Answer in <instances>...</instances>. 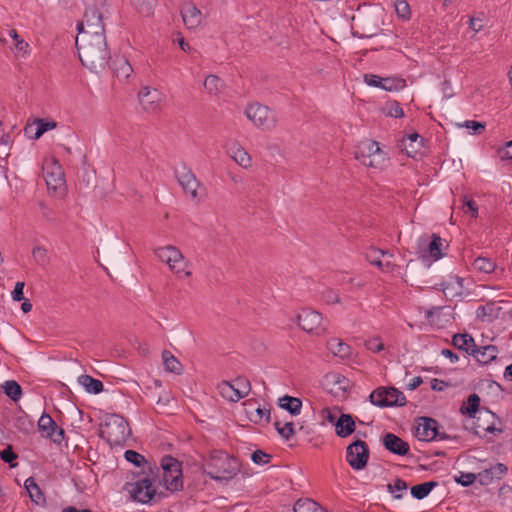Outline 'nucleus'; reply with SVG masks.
<instances>
[{
	"label": "nucleus",
	"mask_w": 512,
	"mask_h": 512,
	"mask_svg": "<svg viewBox=\"0 0 512 512\" xmlns=\"http://www.w3.org/2000/svg\"><path fill=\"white\" fill-rule=\"evenodd\" d=\"M75 44L83 66L93 72H98L106 67L110 53L104 34L77 35Z\"/></svg>",
	"instance_id": "obj_1"
},
{
	"label": "nucleus",
	"mask_w": 512,
	"mask_h": 512,
	"mask_svg": "<svg viewBox=\"0 0 512 512\" xmlns=\"http://www.w3.org/2000/svg\"><path fill=\"white\" fill-rule=\"evenodd\" d=\"M202 467L204 473L216 481L232 479L240 472L239 460L222 450L211 451Z\"/></svg>",
	"instance_id": "obj_2"
},
{
	"label": "nucleus",
	"mask_w": 512,
	"mask_h": 512,
	"mask_svg": "<svg viewBox=\"0 0 512 512\" xmlns=\"http://www.w3.org/2000/svg\"><path fill=\"white\" fill-rule=\"evenodd\" d=\"M131 434L126 419L118 414L106 416L104 425L100 430V436L111 446H123Z\"/></svg>",
	"instance_id": "obj_3"
},
{
	"label": "nucleus",
	"mask_w": 512,
	"mask_h": 512,
	"mask_svg": "<svg viewBox=\"0 0 512 512\" xmlns=\"http://www.w3.org/2000/svg\"><path fill=\"white\" fill-rule=\"evenodd\" d=\"M354 156L363 165L376 169H382L388 161L378 142L371 139L361 141L355 148Z\"/></svg>",
	"instance_id": "obj_4"
},
{
	"label": "nucleus",
	"mask_w": 512,
	"mask_h": 512,
	"mask_svg": "<svg viewBox=\"0 0 512 512\" xmlns=\"http://www.w3.org/2000/svg\"><path fill=\"white\" fill-rule=\"evenodd\" d=\"M245 115L256 126L263 129H273L278 122L276 112L259 103L249 104L245 109Z\"/></svg>",
	"instance_id": "obj_5"
},
{
	"label": "nucleus",
	"mask_w": 512,
	"mask_h": 512,
	"mask_svg": "<svg viewBox=\"0 0 512 512\" xmlns=\"http://www.w3.org/2000/svg\"><path fill=\"white\" fill-rule=\"evenodd\" d=\"M154 253L160 261L168 264L170 269L176 274L183 272L186 277L191 276V272L185 270L188 264L185 262L182 252L177 247L172 245L159 247L154 250Z\"/></svg>",
	"instance_id": "obj_6"
},
{
	"label": "nucleus",
	"mask_w": 512,
	"mask_h": 512,
	"mask_svg": "<svg viewBox=\"0 0 512 512\" xmlns=\"http://www.w3.org/2000/svg\"><path fill=\"white\" fill-rule=\"evenodd\" d=\"M372 404L378 407L404 406L406 397L394 387H378L369 396Z\"/></svg>",
	"instance_id": "obj_7"
},
{
	"label": "nucleus",
	"mask_w": 512,
	"mask_h": 512,
	"mask_svg": "<svg viewBox=\"0 0 512 512\" xmlns=\"http://www.w3.org/2000/svg\"><path fill=\"white\" fill-rule=\"evenodd\" d=\"M221 396L231 402H237L251 391L250 381L243 376H238L233 381H223L218 385Z\"/></svg>",
	"instance_id": "obj_8"
},
{
	"label": "nucleus",
	"mask_w": 512,
	"mask_h": 512,
	"mask_svg": "<svg viewBox=\"0 0 512 512\" xmlns=\"http://www.w3.org/2000/svg\"><path fill=\"white\" fill-rule=\"evenodd\" d=\"M125 489L131 494L134 501L146 504L156 496V488L149 476H144L134 483H127Z\"/></svg>",
	"instance_id": "obj_9"
},
{
	"label": "nucleus",
	"mask_w": 512,
	"mask_h": 512,
	"mask_svg": "<svg viewBox=\"0 0 512 512\" xmlns=\"http://www.w3.org/2000/svg\"><path fill=\"white\" fill-rule=\"evenodd\" d=\"M369 459V448L366 442L356 440L346 448V461L354 470H362Z\"/></svg>",
	"instance_id": "obj_10"
},
{
	"label": "nucleus",
	"mask_w": 512,
	"mask_h": 512,
	"mask_svg": "<svg viewBox=\"0 0 512 512\" xmlns=\"http://www.w3.org/2000/svg\"><path fill=\"white\" fill-rule=\"evenodd\" d=\"M297 319L298 325L308 333L319 336L324 334L327 330L325 324L323 323L322 314L317 311L303 309L299 313Z\"/></svg>",
	"instance_id": "obj_11"
},
{
	"label": "nucleus",
	"mask_w": 512,
	"mask_h": 512,
	"mask_svg": "<svg viewBox=\"0 0 512 512\" xmlns=\"http://www.w3.org/2000/svg\"><path fill=\"white\" fill-rule=\"evenodd\" d=\"M77 30L78 35L104 34L102 14L96 8L87 9L83 20L77 25Z\"/></svg>",
	"instance_id": "obj_12"
},
{
	"label": "nucleus",
	"mask_w": 512,
	"mask_h": 512,
	"mask_svg": "<svg viewBox=\"0 0 512 512\" xmlns=\"http://www.w3.org/2000/svg\"><path fill=\"white\" fill-rule=\"evenodd\" d=\"M43 174L48 189L56 191L65 184L64 171L59 161L55 158L44 162Z\"/></svg>",
	"instance_id": "obj_13"
},
{
	"label": "nucleus",
	"mask_w": 512,
	"mask_h": 512,
	"mask_svg": "<svg viewBox=\"0 0 512 512\" xmlns=\"http://www.w3.org/2000/svg\"><path fill=\"white\" fill-rule=\"evenodd\" d=\"M480 397L476 394H470L467 401L463 403L460 408V412L463 415H467L470 418L477 419L480 421L481 418L495 419L496 415L485 408H480Z\"/></svg>",
	"instance_id": "obj_14"
},
{
	"label": "nucleus",
	"mask_w": 512,
	"mask_h": 512,
	"mask_svg": "<svg viewBox=\"0 0 512 512\" xmlns=\"http://www.w3.org/2000/svg\"><path fill=\"white\" fill-rule=\"evenodd\" d=\"M38 429L43 437L49 438L54 443L60 444L64 439V429L59 427L47 413H43L38 420Z\"/></svg>",
	"instance_id": "obj_15"
},
{
	"label": "nucleus",
	"mask_w": 512,
	"mask_h": 512,
	"mask_svg": "<svg viewBox=\"0 0 512 512\" xmlns=\"http://www.w3.org/2000/svg\"><path fill=\"white\" fill-rule=\"evenodd\" d=\"M415 437L420 441H432L439 435L438 422L429 417H420L414 429Z\"/></svg>",
	"instance_id": "obj_16"
},
{
	"label": "nucleus",
	"mask_w": 512,
	"mask_h": 512,
	"mask_svg": "<svg viewBox=\"0 0 512 512\" xmlns=\"http://www.w3.org/2000/svg\"><path fill=\"white\" fill-rule=\"evenodd\" d=\"M176 178L185 194L195 199L200 182L197 180L194 173L184 165L181 169L176 170Z\"/></svg>",
	"instance_id": "obj_17"
},
{
	"label": "nucleus",
	"mask_w": 512,
	"mask_h": 512,
	"mask_svg": "<svg viewBox=\"0 0 512 512\" xmlns=\"http://www.w3.org/2000/svg\"><path fill=\"white\" fill-rule=\"evenodd\" d=\"M139 102L147 112H155L160 108L161 95L156 89L144 87L139 92Z\"/></svg>",
	"instance_id": "obj_18"
},
{
	"label": "nucleus",
	"mask_w": 512,
	"mask_h": 512,
	"mask_svg": "<svg viewBox=\"0 0 512 512\" xmlns=\"http://www.w3.org/2000/svg\"><path fill=\"white\" fill-rule=\"evenodd\" d=\"M382 442L385 449L399 456L407 455L410 449L408 442L393 433H386Z\"/></svg>",
	"instance_id": "obj_19"
},
{
	"label": "nucleus",
	"mask_w": 512,
	"mask_h": 512,
	"mask_svg": "<svg viewBox=\"0 0 512 512\" xmlns=\"http://www.w3.org/2000/svg\"><path fill=\"white\" fill-rule=\"evenodd\" d=\"M181 16L188 29H196L202 20L201 11L193 4L189 3L182 7Z\"/></svg>",
	"instance_id": "obj_20"
},
{
	"label": "nucleus",
	"mask_w": 512,
	"mask_h": 512,
	"mask_svg": "<svg viewBox=\"0 0 512 512\" xmlns=\"http://www.w3.org/2000/svg\"><path fill=\"white\" fill-rule=\"evenodd\" d=\"M355 421L350 414L342 413L335 422V432L340 438H346L354 433Z\"/></svg>",
	"instance_id": "obj_21"
},
{
	"label": "nucleus",
	"mask_w": 512,
	"mask_h": 512,
	"mask_svg": "<svg viewBox=\"0 0 512 512\" xmlns=\"http://www.w3.org/2000/svg\"><path fill=\"white\" fill-rule=\"evenodd\" d=\"M471 352L472 356L476 359L477 362L486 365L496 359L498 349L494 345H487L480 348L476 346V348L471 350Z\"/></svg>",
	"instance_id": "obj_22"
},
{
	"label": "nucleus",
	"mask_w": 512,
	"mask_h": 512,
	"mask_svg": "<svg viewBox=\"0 0 512 512\" xmlns=\"http://www.w3.org/2000/svg\"><path fill=\"white\" fill-rule=\"evenodd\" d=\"M33 125H36V131L35 134L31 136V138L39 139L45 132L56 128L57 123L53 120L36 118L32 125L27 124L25 126L24 131L26 134H30L31 130L33 129Z\"/></svg>",
	"instance_id": "obj_23"
},
{
	"label": "nucleus",
	"mask_w": 512,
	"mask_h": 512,
	"mask_svg": "<svg viewBox=\"0 0 512 512\" xmlns=\"http://www.w3.org/2000/svg\"><path fill=\"white\" fill-rule=\"evenodd\" d=\"M24 486L27 492L29 493V497L32 502H34L37 505L46 504L45 495L41 488L38 486V484L35 482L33 477L27 478L25 480Z\"/></svg>",
	"instance_id": "obj_24"
},
{
	"label": "nucleus",
	"mask_w": 512,
	"mask_h": 512,
	"mask_svg": "<svg viewBox=\"0 0 512 512\" xmlns=\"http://www.w3.org/2000/svg\"><path fill=\"white\" fill-rule=\"evenodd\" d=\"M111 68L118 78L127 79L133 72V68L128 60L123 56H116L111 64Z\"/></svg>",
	"instance_id": "obj_25"
},
{
	"label": "nucleus",
	"mask_w": 512,
	"mask_h": 512,
	"mask_svg": "<svg viewBox=\"0 0 512 512\" xmlns=\"http://www.w3.org/2000/svg\"><path fill=\"white\" fill-rule=\"evenodd\" d=\"M452 344L457 349L463 350L469 355H472L471 350H474L477 346L475 344L474 338L468 333L455 334L452 337Z\"/></svg>",
	"instance_id": "obj_26"
},
{
	"label": "nucleus",
	"mask_w": 512,
	"mask_h": 512,
	"mask_svg": "<svg viewBox=\"0 0 512 512\" xmlns=\"http://www.w3.org/2000/svg\"><path fill=\"white\" fill-rule=\"evenodd\" d=\"M327 348L333 353L334 356L341 359L349 358L351 354V347L338 338H331L328 340Z\"/></svg>",
	"instance_id": "obj_27"
},
{
	"label": "nucleus",
	"mask_w": 512,
	"mask_h": 512,
	"mask_svg": "<svg viewBox=\"0 0 512 512\" xmlns=\"http://www.w3.org/2000/svg\"><path fill=\"white\" fill-rule=\"evenodd\" d=\"M279 406L291 415L296 416L301 412L302 401L299 398L285 395L279 399Z\"/></svg>",
	"instance_id": "obj_28"
},
{
	"label": "nucleus",
	"mask_w": 512,
	"mask_h": 512,
	"mask_svg": "<svg viewBox=\"0 0 512 512\" xmlns=\"http://www.w3.org/2000/svg\"><path fill=\"white\" fill-rule=\"evenodd\" d=\"M162 360L167 371L175 374H181L183 368L182 364L169 350H164L162 352Z\"/></svg>",
	"instance_id": "obj_29"
},
{
	"label": "nucleus",
	"mask_w": 512,
	"mask_h": 512,
	"mask_svg": "<svg viewBox=\"0 0 512 512\" xmlns=\"http://www.w3.org/2000/svg\"><path fill=\"white\" fill-rule=\"evenodd\" d=\"M78 381L89 393L99 394L103 391V383L90 375H81Z\"/></svg>",
	"instance_id": "obj_30"
},
{
	"label": "nucleus",
	"mask_w": 512,
	"mask_h": 512,
	"mask_svg": "<svg viewBox=\"0 0 512 512\" xmlns=\"http://www.w3.org/2000/svg\"><path fill=\"white\" fill-rule=\"evenodd\" d=\"M294 512H326L317 502L305 498L299 499L293 508Z\"/></svg>",
	"instance_id": "obj_31"
},
{
	"label": "nucleus",
	"mask_w": 512,
	"mask_h": 512,
	"mask_svg": "<svg viewBox=\"0 0 512 512\" xmlns=\"http://www.w3.org/2000/svg\"><path fill=\"white\" fill-rule=\"evenodd\" d=\"M134 9L143 16L149 17L153 14L156 0H130Z\"/></svg>",
	"instance_id": "obj_32"
},
{
	"label": "nucleus",
	"mask_w": 512,
	"mask_h": 512,
	"mask_svg": "<svg viewBox=\"0 0 512 512\" xmlns=\"http://www.w3.org/2000/svg\"><path fill=\"white\" fill-rule=\"evenodd\" d=\"M438 485L435 481L424 482L411 488V495L416 499H423Z\"/></svg>",
	"instance_id": "obj_33"
},
{
	"label": "nucleus",
	"mask_w": 512,
	"mask_h": 512,
	"mask_svg": "<svg viewBox=\"0 0 512 512\" xmlns=\"http://www.w3.org/2000/svg\"><path fill=\"white\" fill-rule=\"evenodd\" d=\"M406 87V80L399 77H386L382 78L381 88L383 90L392 92L399 91Z\"/></svg>",
	"instance_id": "obj_34"
},
{
	"label": "nucleus",
	"mask_w": 512,
	"mask_h": 512,
	"mask_svg": "<svg viewBox=\"0 0 512 512\" xmlns=\"http://www.w3.org/2000/svg\"><path fill=\"white\" fill-rule=\"evenodd\" d=\"M472 265L474 269L483 273H491L496 268V263L488 257H477Z\"/></svg>",
	"instance_id": "obj_35"
},
{
	"label": "nucleus",
	"mask_w": 512,
	"mask_h": 512,
	"mask_svg": "<svg viewBox=\"0 0 512 512\" xmlns=\"http://www.w3.org/2000/svg\"><path fill=\"white\" fill-rule=\"evenodd\" d=\"M388 254L386 251L381 249L370 247L366 252V259L370 264L377 266L380 269L384 268V264L381 260L382 256Z\"/></svg>",
	"instance_id": "obj_36"
},
{
	"label": "nucleus",
	"mask_w": 512,
	"mask_h": 512,
	"mask_svg": "<svg viewBox=\"0 0 512 512\" xmlns=\"http://www.w3.org/2000/svg\"><path fill=\"white\" fill-rule=\"evenodd\" d=\"M4 393L13 401H18L22 395L21 386L14 380H8L3 384Z\"/></svg>",
	"instance_id": "obj_37"
},
{
	"label": "nucleus",
	"mask_w": 512,
	"mask_h": 512,
	"mask_svg": "<svg viewBox=\"0 0 512 512\" xmlns=\"http://www.w3.org/2000/svg\"><path fill=\"white\" fill-rule=\"evenodd\" d=\"M442 245H443L442 238L437 234H433L431 242L428 246V252H429L430 256L432 258H434L435 260H438L443 256V254L441 252Z\"/></svg>",
	"instance_id": "obj_38"
},
{
	"label": "nucleus",
	"mask_w": 512,
	"mask_h": 512,
	"mask_svg": "<svg viewBox=\"0 0 512 512\" xmlns=\"http://www.w3.org/2000/svg\"><path fill=\"white\" fill-rule=\"evenodd\" d=\"M162 468H163V476H166V475L173 476L177 473H181L179 462L172 457H167V458L163 459Z\"/></svg>",
	"instance_id": "obj_39"
},
{
	"label": "nucleus",
	"mask_w": 512,
	"mask_h": 512,
	"mask_svg": "<svg viewBox=\"0 0 512 512\" xmlns=\"http://www.w3.org/2000/svg\"><path fill=\"white\" fill-rule=\"evenodd\" d=\"M181 473H177L173 476H163V481L165 483V487L167 490L171 492L179 491L183 487V481L181 478Z\"/></svg>",
	"instance_id": "obj_40"
},
{
	"label": "nucleus",
	"mask_w": 512,
	"mask_h": 512,
	"mask_svg": "<svg viewBox=\"0 0 512 512\" xmlns=\"http://www.w3.org/2000/svg\"><path fill=\"white\" fill-rule=\"evenodd\" d=\"M221 80L216 75H208L204 80V88L211 95H217L220 91Z\"/></svg>",
	"instance_id": "obj_41"
},
{
	"label": "nucleus",
	"mask_w": 512,
	"mask_h": 512,
	"mask_svg": "<svg viewBox=\"0 0 512 512\" xmlns=\"http://www.w3.org/2000/svg\"><path fill=\"white\" fill-rule=\"evenodd\" d=\"M482 419L483 420H487V424H486V422H483V424H479L478 423L479 421L476 420V422H475L476 430L474 431V433L476 435L481 436V432H483L484 434L486 432H490V433H495V432L500 433L501 432L500 429H496L495 426H494V420L495 419H491V418H482Z\"/></svg>",
	"instance_id": "obj_42"
},
{
	"label": "nucleus",
	"mask_w": 512,
	"mask_h": 512,
	"mask_svg": "<svg viewBox=\"0 0 512 512\" xmlns=\"http://www.w3.org/2000/svg\"><path fill=\"white\" fill-rule=\"evenodd\" d=\"M32 257L40 266H46L49 263L47 249L43 246H35L32 249Z\"/></svg>",
	"instance_id": "obj_43"
},
{
	"label": "nucleus",
	"mask_w": 512,
	"mask_h": 512,
	"mask_svg": "<svg viewBox=\"0 0 512 512\" xmlns=\"http://www.w3.org/2000/svg\"><path fill=\"white\" fill-rule=\"evenodd\" d=\"M232 158L242 167H248L251 163V158L249 154L243 149L238 147L235 151H233Z\"/></svg>",
	"instance_id": "obj_44"
},
{
	"label": "nucleus",
	"mask_w": 512,
	"mask_h": 512,
	"mask_svg": "<svg viewBox=\"0 0 512 512\" xmlns=\"http://www.w3.org/2000/svg\"><path fill=\"white\" fill-rule=\"evenodd\" d=\"M124 457L128 462L133 463L137 467H141L147 462L143 455L134 450H127Z\"/></svg>",
	"instance_id": "obj_45"
},
{
	"label": "nucleus",
	"mask_w": 512,
	"mask_h": 512,
	"mask_svg": "<svg viewBox=\"0 0 512 512\" xmlns=\"http://www.w3.org/2000/svg\"><path fill=\"white\" fill-rule=\"evenodd\" d=\"M9 36L14 40L15 42V48L19 52L27 53V49L29 47L28 43L24 41L17 33L15 29L9 30Z\"/></svg>",
	"instance_id": "obj_46"
},
{
	"label": "nucleus",
	"mask_w": 512,
	"mask_h": 512,
	"mask_svg": "<svg viewBox=\"0 0 512 512\" xmlns=\"http://www.w3.org/2000/svg\"><path fill=\"white\" fill-rule=\"evenodd\" d=\"M494 314V304L488 303L483 306H479L476 310V315L479 319L485 320L486 318L491 319Z\"/></svg>",
	"instance_id": "obj_47"
},
{
	"label": "nucleus",
	"mask_w": 512,
	"mask_h": 512,
	"mask_svg": "<svg viewBox=\"0 0 512 512\" xmlns=\"http://www.w3.org/2000/svg\"><path fill=\"white\" fill-rule=\"evenodd\" d=\"M0 458L5 463H9L11 467H15L17 465L16 463H13V461L18 458V455L13 451L11 445H8L3 451L0 452Z\"/></svg>",
	"instance_id": "obj_48"
},
{
	"label": "nucleus",
	"mask_w": 512,
	"mask_h": 512,
	"mask_svg": "<svg viewBox=\"0 0 512 512\" xmlns=\"http://www.w3.org/2000/svg\"><path fill=\"white\" fill-rule=\"evenodd\" d=\"M256 401L255 400H247L243 403L244 405V411L248 417V419L253 422L254 424H257V414H256Z\"/></svg>",
	"instance_id": "obj_49"
},
{
	"label": "nucleus",
	"mask_w": 512,
	"mask_h": 512,
	"mask_svg": "<svg viewBox=\"0 0 512 512\" xmlns=\"http://www.w3.org/2000/svg\"><path fill=\"white\" fill-rule=\"evenodd\" d=\"M365 347L373 353H379L384 350V343L380 337H374L365 342Z\"/></svg>",
	"instance_id": "obj_50"
},
{
	"label": "nucleus",
	"mask_w": 512,
	"mask_h": 512,
	"mask_svg": "<svg viewBox=\"0 0 512 512\" xmlns=\"http://www.w3.org/2000/svg\"><path fill=\"white\" fill-rule=\"evenodd\" d=\"M271 458H272V456L270 454H267L266 452H264L262 450H256L251 455L252 461L257 465L268 464L270 462Z\"/></svg>",
	"instance_id": "obj_51"
},
{
	"label": "nucleus",
	"mask_w": 512,
	"mask_h": 512,
	"mask_svg": "<svg viewBox=\"0 0 512 512\" xmlns=\"http://www.w3.org/2000/svg\"><path fill=\"white\" fill-rule=\"evenodd\" d=\"M497 155L501 161L512 160V140L497 149Z\"/></svg>",
	"instance_id": "obj_52"
},
{
	"label": "nucleus",
	"mask_w": 512,
	"mask_h": 512,
	"mask_svg": "<svg viewBox=\"0 0 512 512\" xmlns=\"http://www.w3.org/2000/svg\"><path fill=\"white\" fill-rule=\"evenodd\" d=\"M395 11L397 15L403 19L409 18L410 6L405 0H398L395 3Z\"/></svg>",
	"instance_id": "obj_53"
},
{
	"label": "nucleus",
	"mask_w": 512,
	"mask_h": 512,
	"mask_svg": "<svg viewBox=\"0 0 512 512\" xmlns=\"http://www.w3.org/2000/svg\"><path fill=\"white\" fill-rule=\"evenodd\" d=\"M322 300L327 304H336L340 302V296L333 289L327 288L322 292Z\"/></svg>",
	"instance_id": "obj_54"
},
{
	"label": "nucleus",
	"mask_w": 512,
	"mask_h": 512,
	"mask_svg": "<svg viewBox=\"0 0 512 512\" xmlns=\"http://www.w3.org/2000/svg\"><path fill=\"white\" fill-rule=\"evenodd\" d=\"M278 433L283 439L289 440L295 434L293 422L283 423L281 429H278Z\"/></svg>",
	"instance_id": "obj_55"
},
{
	"label": "nucleus",
	"mask_w": 512,
	"mask_h": 512,
	"mask_svg": "<svg viewBox=\"0 0 512 512\" xmlns=\"http://www.w3.org/2000/svg\"><path fill=\"white\" fill-rule=\"evenodd\" d=\"M461 126L466 127L467 129H472L473 133L476 135H480L485 131V123L474 120L465 121Z\"/></svg>",
	"instance_id": "obj_56"
},
{
	"label": "nucleus",
	"mask_w": 512,
	"mask_h": 512,
	"mask_svg": "<svg viewBox=\"0 0 512 512\" xmlns=\"http://www.w3.org/2000/svg\"><path fill=\"white\" fill-rule=\"evenodd\" d=\"M38 207L41 210L44 219L49 222H53L55 220L54 211L44 201H39Z\"/></svg>",
	"instance_id": "obj_57"
},
{
	"label": "nucleus",
	"mask_w": 512,
	"mask_h": 512,
	"mask_svg": "<svg viewBox=\"0 0 512 512\" xmlns=\"http://www.w3.org/2000/svg\"><path fill=\"white\" fill-rule=\"evenodd\" d=\"M476 479L475 474L473 473H461L460 476L455 477V481L462 486H469L474 483Z\"/></svg>",
	"instance_id": "obj_58"
},
{
	"label": "nucleus",
	"mask_w": 512,
	"mask_h": 512,
	"mask_svg": "<svg viewBox=\"0 0 512 512\" xmlns=\"http://www.w3.org/2000/svg\"><path fill=\"white\" fill-rule=\"evenodd\" d=\"M16 427L22 431H30L33 423L26 416H22L16 420Z\"/></svg>",
	"instance_id": "obj_59"
},
{
	"label": "nucleus",
	"mask_w": 512,
	"mask_h": 512,
	"mask_svg": "<svg viewBox=\"0 0 512 512\" xmlns=\"http://www.w3.org/2000/svg\"><path fill=\"white\" fill-rule=\"evenodd\" d=\"M256 414H257V424H259L262 419H265L266 423L270 422L271 418V412L270 409L261 408L260 406L256 407Z\"/></svg>",
	"instance_id": "obj_60"
},
{
	"label": "nucleus",
	"mask_w": 512,
	"mask_h": 512,
	"mask_svg": "<svg viewBox=\"0 0 512 512\" xmlns=\"http://www.w3.org/2000/svg\"><path fill=\"white\" fill-rule=\"evenodd\" d=\"M388 116L401 118L404 116V111L397 102L392 103L388 108Z\"/></svg>",
	"instance_id": "obj_61"
},
{
	"label": "nucleus",
	"mask_w": 512,
	"mask_h": 512,
	"mask_svg": "<svg viewBox=\"0 0 512 512\" xmlns=\"http://www.w3.org/2000/svg\"><path fill=\"white\" fill-rule=\"evenodd\" d=\"M463 209L465 213L470 212L473 218H476L478 215V207L474 200H466L464 202Z\"/></svg>",
	"instance_id": "obj_62"
},
{
	"label": "nucleus",
	"mask_w": 512,
	"mask_h": 512,
	"mask_svg": "<svg viewBox=\"0 0 512 512\" xmlns=\"http://www.w3.org/2000/svg\"><path fill=\"white\" fill-rule=\"evenodd\" d=\"M364 81L367 85L381 88L382 78L374 74H365Z\"/></svg>",
	"instance_id": "obj_63"
},
{
	"label": "nucleus",
	"mask_w": 512,
	"mask_h": 512,
	"mask_svg": "<svg viewBox=\"0 0 512 512\" xmlns=\"http://www.w3.org/2000/svg\"><path fill=\"white\" fill-rule=\"evenodd\" d=\"M507 470L506 465L497 463L489 471L493 477L501 478L502 475L506 474Z\"/></svg>",
	"instance_id": "obj_64"
}]
</instances>
